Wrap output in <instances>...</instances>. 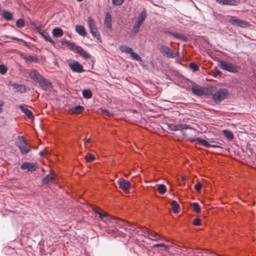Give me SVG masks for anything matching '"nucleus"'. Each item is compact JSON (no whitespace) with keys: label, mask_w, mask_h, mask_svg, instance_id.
<instances>
[{"label":"nucleus","mask_w":256,"mask_h":256,"mask_svg":"<svg viewBox=\"0 0 256 256\" xmlns=\"http://www.w3.org/2000/svg\"><path fill=\"white\" fill-rule=\"evenodd\" d=\"M190 70H192L194 72H196L198 70L199 66H198L194 62H190Z\"/></svg>","instance_id":"42"},{"label":"nucleus","mask_w":256,"mask_h":256,"mask_svg":"<svg viewBox=\"0 0 256 256\" xmlns=\"http://www.w3.org/2000/svg\"><path fill=\"white\" fill-rule=\"evenodd\" d=\"M13 88L15 89L18 90H20L21 92H23L22 90H21V88L22 87V86L20 84H18L16 83H14L12 84Z\"/></svg>","instance_id":"47"},{"label":"nucleus","mask_w":256,"mask_h":256,"mask_svg":"<svg viewBox=\"0 0 256 256\" xmlns=\"http://www.w3.org/2000/svg\"><path fill=\"white\" fill-rule=\"evenodd\" d=\"M45 153H44V150H41L40 152V156L42 157H44V156H45Z\"/></svg>","instance_id":"57"},{"label":"nucleus","mask_w":256,"mask_h":256,"mask_svg":"<svg viewBox=\"0 0 256 256\" xmlns=\"http://www.w3.org/2000/svg\"><path fill=\"white\" fill-rule=\"evenodd\" d=\"M201 223H202V221L200 218H196L194 220L193 224L195 226H200V225Z\"/></svg>","instance_id":"52"},{"label":"nucleus","mask_w":256,"mask_h":256,"mask_svg":"<svg viewBox=\"0 0 256 256\" xmlns=\"http://www.w3.org/2000/svg\"><path fill=\"white\" fill-rule=\"evenodd\" d=\"M18 108L28 118L32 119L34 118L32 112L28 108H26L24 104L20 105Z\"/></svg>","instance_id":"22"},{"label":"nucleus","mask_w":256,"mask_h":256,"mask_svg":"<svg viewBox=\"0 0 256 256\" xmlns=\"http://www.w3.org/2000/svg\"><path fill=\"white\" fill-rule=\"evenodd\" d=\"M223 134L224 136L228 140H232L234 138V135L232 132L228 130H223Z\"/></svg>","instance_id":"37"},{"label":"nucleus","mask_w":256,"mask_h":256,"mask_svg":"<svg viewBox=\"0 0 256 256\" xmlns=\"http://www.w3.org/2000/svg\"><path fill=\"white\" fill-rule=\"evenodd\" d=\"M85 158L88 162H92L94 160L95 158L94 155L88 153L85 156Z\"/></svg>","instance_id":"43"},{"label":"nucleus","mask_w":256,"mask_h":256,"mask_svg":"<svg viewBox=\"0 0 256 256\" xmlns=\"http://www.w3.org/2000/svg\"><path fill=\"white\" fill-rule=\"evenodd\" d=\"M172 208L174 213H177L178 212L180 206L178 204L176 200H172L171 203Z\"/></svg>","instance_id":"36"},{"label":"nucleus","mask_w":256,"mask_h":256,"mask_svg":"<svg viewBox=\"0 0 256 256\" xmlns=\"http://www.w3.org/2000/svg\"><path fill=\"white\" fill-rule=\"evenodd\" d=\"M68 64L73 72L81 73L85 71L82 65L78 61L69 60H68Z\"/></svg>","instance_id":"8"},{"label":"nucleus","mask_w":256,"mask_h":256,"mask_svg":"<svg viewBox=\"0 0 256 256\" xmlns=\"http://www.w3.org/2000/svg\"><path fill=\"white\" fill-rule=\"evenodd\" d=\"M2 16L6 20L11 21L14 20L13 14L7 10H4L2 14Z\"/></svg>","instance_id":"26"},{"label":"nucleus","mask_w":256,"mask_h":256,"mask_svg":"<svg viewBox=\"0 0 256 256\" xmlns=\"http://www.w3.org/2000/svg\"><path fill=\"white\" fill-rule=\"evenodd\" d=\"M224 20L226 22L230 23L234 26L246 28L250 25L248 22L236 18L235 17L230 16H227Z\"/></svg>","instance_id":"4"},{"label":"nucleus","mask_w":256,"mask_h":256,"mask_svg":"<svg viewBox=\"0 0 256 256\" xmlns=\"http://www.w3.org/2000/svg\"><path fill=\"white\" fill-rule=\"evenodd\" d=\"M16 25L18 28H20L24 26L25 23L23 19L19 18L16 20Z\"/></svg>","instance_id":"39"},{"label":"nucleus","mask_w":256,"mask_h":256,"mask_svg":"<svg viewBox=\"0 0 256 256\" xmlns=\"http://www.w3.org/2000/svg\"><path fill=\"white\" fill-rule=\"evenodd\" d=\"M4 105V102L2 100H0V114L2 112V106Z\"/></svg>","instance_id":"56"},{"label":"nucleus","mask_w":256,"mask_h":256,"mask_svg":"<svg viewBox=\"0 0 256 256\" xmlns=\"http://www.w3.org/2000/svg\"><path fill=\"white\" fill-rule=\"evenodd\" d=\"M90 142V138H85L84 140V144H86L87 143H88Z\"/></svg>","instance_id":"58"},{"label":"nucleus","mask_w":256,"mask_h":256,"mask_svg":"<svg viewBox=\"0 0 256 256\" xmlns=\"http://www.w3.org/2000/svg\"><path fill=\"white\" fill-rule=\"evenodd\" d=\"M120 50L126 54H131L133 51V49L132 48L128 47L126 45H122L119 47Z\"/></svg>","instance_id":"33"},{"label":"nucleus","mask_w":256,"mask_h":256,"mask_svg":"<svg viewBox=\"0 0 256 256\" xmlns=\"http://www.w3.org/2000/svg\"><path fill=\"white\" fill-rule=\"evenodd\" d=\"M158 190L162 194H165L166 191V186L164 184H158Z\"/></svg>","instance_id":"38"},{"label":"nucleus","mask_w":256,"mask_h":256,"mask_svg":"<svg viewBox=\"0 0 256 256\" xmlns=\"http://www.w3.org/2000/svg\"><path fill=\"white\" fill-rule=\"evenodd\" d=\"M62 45H66L70 50L78 54L84 59L88 60L90 58V55L86 50H84L81 46L76 45L74 42H71L65 40L62 42Z\"/></svg>","instance_id":"1"},{"label":"nucleus","mask_w":256,"mask_h":256,"mask_svg":"<svg viewBox=\"0 0 256 256\" xmlns=\"http://www.w3.org/2000/svg\"><path fill=\"white\" fill-rule=\"evenodd\" d=\"M36 30L44 39L45 41L49 42L52 46H54L56 42L53 40L49 36L48 34L44 30H42L40 26L36 27Z\"/></svg>","instance_id":"15"},{"label":"nucleus","mask_w":256,"mask_h":256,"mask_svg":"<svg viewBox=\"0 0 256 256\" xmlns=\"http://www.w3.org/2000/svg\"><path fill=\"white\" fill-rule=\"evenodd\" d=\"M52 34L54 36L59 38L61 37L64 34L62 30L59 27L54 28L52 31Z\"/></svg>","instance_id":"29"},{"label":"nucleus","mask_w":256,"mask_h":256,"mask_svg":"<svg viewBox=\"0 0 256 256\" xmlns=\"http://www.w3.org/2000/svg\"><path fill=\"white\" fill-rule=\"evenodd\" d=\"M166 34L170 36H172L175 38L178 39L180 40L186 42L188 40V38L187 36H184V34H179L176 32H173L172 31H168Z\"/></svg>","instance_id":"20"},{"label":"nucleus","mask_w":256,"mask_h":256,"mask_svg":"<svg viewBox=\"0 0 256 256\" xmlns=\"http://www.w3.org/2000/svg\"><path fill=\"white\" fill-rule=\"evenodd\" d=\"M131 54V56L133 60H136L138 62H142V59L141 57L138 54L134 52V50L132 51V54Z\"/></svg>","instance_id":"40"},{"label":"nucleus","mask_w":256,"mask_h":256,"mask_svg":"<svg viewBox=\"0 0 256 256\" xmlns=\"http://www.w3.org/2000/svg\"><path fill=\"white\" fill-rule=\"evenodd\" d=\"M160 51L162 54L167 58H176L178 56V52L172 50L169 47L166 46H162L160 48Z\"/></svg>","instance_id":"9"},{"label":"nucleus","mask_w":256,"mask_h":256,"mask_svg":"<svg viewBox=\"0 0 256 256\" xmlns=\"http://www.w3.org/2000/svg\"><path fill=\"white\" fill-rule=\"evenodd\" d=\"M216 2L221 5L236 6L240 4V0H216Z\"/></svg>","instance_id":"18"},{"label":"nucleus","mask_w":256,"mask_h":256,"mask_svg":"<svg viewBox=\"0 0 256 256\" xmlns=\"http://www.w3.org/2000/svg\"><path fill=\"white\" fill-rule=\"evenodd\" d=\"M38 84L42 90L44 91H50L53 88L52 83L44 76L40 79Z\"/></svg>","instance_id":"11"},{"label":"nucleus","mask_w":256,"mask_h":256,"mask_svg":"<svg viewBox=\"0 0 256 256\" xmlns=\"http://www.w3.org/2000/svg\"><path fill=\"white\" fill-rule=\"evenodd\" d=\"M218 66L222 69L230 72L236 73L238 72V67L230 62L221 60Z\"/></svg>","instance_id":"6"},{"label":"nucleus","mask_w":256,"mask_h":256,"mask_svg":"<svg viewBox=\"0 0 256 256\" xmlns=\"http://www.w3.org/2000/svg\"><path fill=\"white\" fill-rule=\"evenodd\" d=\"M148 232V230L146 228L138 226V230L135 232L136 234L139 236H145Z\"/></svg>","instance_id":"30"},{"label":"nucleus","mask_w":256,"mask_h":256,"mask_svg":"<svg viewBox=\"0 0 256 256\" xmlns=\"http://www.w3.org/2000/svg\"><path fill=\"white\" fill-rule=\"evenodd\" d=\"M87 22L88 23V27L90 30V32L92 34V36L96 38L99 42H101L100 36V34L97 30V28L95 26V22L94 20L91 17L89 16L88 18Z\"/></svg>","instance_id":"7"},{"label":"nucleus","mask_w":256,"mask_h":256,"mask_svg":"<svg viewBox=\"0 0 256 256\" xmlns=\"http://www.w3.org/2000/svg\"><path fill=\"white\" fill-rule=\"evenodd\" d=\"M78 2H82L83 0H76Z\"/></svg>","instance_id":"59"},{"label":"nucleus","mask_w":256,"mask_h":256,"mask_svg":"<svg viewBox=\"0 0 256 256\" xmlns=\"http://www.w3.org/2000/svg\"><path fill=\"white\" fill-rule=\"evenodd\" d=\"M53 173L51 171L50 174L46 175L42 180V184L48 185L50 184H54L56 182V178L54 176H52L51 174Z\"/></svg>","instance_id":"17"},{"label":"nucleus","mask_w":256,"mask_h":256,"mask_svg":"<svg viewBox=\"0 0 256 256\" xmlns=\"http://www.w3.org/2000/svg\"><path fill=\"white\" fill-rule=\"evenodd\" d=\"M192 92L196 96H203L204 90L198 86H192L191 88Z\"/></svg>","instance_id":"27"},{"label":"nucleus","mask_w":256,"mask_h":256,"mask_svg":"<svg viewBox=\"0 0 256 256\" xmlns=\"http://www.w3.org/2000/svg\"><path fill=\"white\" fill-rule=\"evenodd\" d=\"M204 94L203 96H208L213 94L210 90H209L208 88H204Z\"/></svg>","instance_id":"50"},{"label":"nucleus","mask_w":256,"mask_h":256,"mask_svg":"<svg viewBox=\"0 0 256 256\" xmlns=\"http://www.w3.org/2000/svg\"><path fill=\"white\" fill-rule=\"evenodd\" d=\"M27 73L28 74L30 78L36 83H38V82H39L40 79H41L43 76L36 69L28 70Z\"/></svg>","instance_id":"13"},{"label":"nucleus","mask_w":256,"mask_h":256,"mask_svg":"<svg viewBox=\"0 0 256 256\" xmlns=\"http://www.w3.org/2000/svg\"><path fill=\"white\" fill-rule=\"evenodd\" d=\"M154 246L156 247H163L164 248V250H168L169 249L168 246L164 244V243L154 244Z\"/></svg>","instance_id":"45"},{"label":"nucleus","mask_w":256,"mask_h":256,"mask_svg":"<svg viewBox=\"0 0 256 256\" xmlns=\"http://www.w3.org/2000/svg\"><path fill=\"white\" fill-rule=\"evenodd\" d=\"M124 0H112V2L114 5L115 6H120L122 5Z\"/></svg>","instance_id":"48"},{"label":"nucleus","mask_w":256,"mask_h":256,"mask_svg":"<svg viewBox=\"0 0 256 256\" xmlns=\"http://www.w3.org/2000/svg\"><path fill=\"white\" fill-rule=\"evenodd\" d=\"M8 70L7 67L4 64H0V74H4Z\"/></svg>","instance_id":"44"},{"label":"nucleus","mask_w":256,"mask_h":256,"mask_svg":"<svg viewBox=\"0 0 256 256\" xmlns=\"http://www.w3.org/2000/svg\"><path fill=\"white\" fill-rule=\"evenodd\" d=\"M42 170L43 172H45V170H44V168H42Z\"/></svg>","instance_id":"60"},{"label":"nucleus","mask_w":256,"mask_h":256,"mask_svg":"<svg viewBox=\"0 0 256 256\" xmlns=\"http://www.w3.org/2000/svg\"><path fill=\"white\" fill-rule=\"evenodd\" d=\"M100 111L103 114L106 116H111V113L110 112L106 109L100 108Z\"/></svg>","instance_id":"49"},{"label":"nucleus","mask_w":256,"mask_h":256,"mask_svg":"<svg viewBox=\"0 0 256 256\" xmlns=\"http://www.w3.org/2000/svg\"><path fill=\"white\" fill-rule=\"evenodd\" d=\"M82 96L84 98L90 99L92 96V93L90 89H84L82 92Z\"/></svg>","instance_id":"35"},{"label":"nucleus","mask_w":256,"mask_h":256,"mask_svg":"<svg viewBox=\"0 0 256 256\" xmlns=\"http://www.w3.org/2000/svg\"><path fill=\"white\" fill-rule=\"evenodd\" d=\"M188 140L191 142H196V144H200L203 146L206 143V140L200 138L190 137L188 138Z\"/></svg>","instance_id":"28"},{"label":"nucleus","mask_w":256,"mask_h":256,"mask_svg":"<svg viewBox=\"0 0 256 256\" xmlns=\"http://www.w3.org/2000/svg\"><path fill=\"white\" fill-rule=\"evenodd\" d=\"M84 108L83 106L78 105L70 108L69 110V112L70 114H79L83 112Z\"/></svg>","instance_id":"23"},{"label":"nucleus","mask_w":256,"mask_h":256,"mask_svg":"<svg viewBox=\"0 0 256 256\" xmlns=\"http://www.w3.org/2000/svg\"><path fill=\"white\" fill-rule=\"evenodd\" d=\"M214 144H210L207 140H206V144H204V146L206 148H222L223 146H224V142L222 141V142H212Z\"/></svg>","instance_id":"21"},{"label":"nucleus","mask_w":256,"mask_h":256,"mask_svg":"<svg viewBox=\"0 0 256 256\" xmlns=\"http://www.w3.org/2000/svg\"><path fill=\"white\" fill-rule=\"evenodd\" d=\"M112 18L109 12H106L104 20V26L108 30L112 29Z\"/></svg>","instance_id":"19"},{"label":"nucleus","mask_w":256,"mask_h":256,"mask_svg":"<svg viewBox=\"0 0 256 256\" xmlns=\"http://www.w3.org/2000/svg\"><path fill=\"white\" fill-rule=\"evenodd\" d=\"M118 183L120 188L126 192H128L130 189L132 188L131 183L129 181L123 178L119 179Z\"/></svg>","instance_id":"14"},{"label":"nucleus","mask_w":256,"mask_h":256,"mask_svg":"<svg viewBox=\"0 0 256 256\" xmlns=\"http://www.w3.org/2000/svg\"><path fill=\"white\" fill-rule=\"evenodd\" d=\"M138 31L139 28L133 26L131 33V36H135L138 32Z\"/></svg>","instance_id":"51"},{"label":"nucleus","mask_w":256,"mask_h":256,"mask_svg":"<svg viewBox=\"0 0 256 256\" xmlns=\"http://www.w3.org/2000/svg\"><path fill=\"white\" fill-rule=\"evenodd\" d=\"M94 212L98 215V218L100 220L104 222L106 224L110 226H112V221L114 219V217L108 214L107 212H104L102 210H98V208H94L93 209Z\"/></svg>","instance_id":"3"},{"label":"nucleus","mask_w":256,"mask_h":256,"mask_svg":"<svg viewBox=\"0 0 256 256\" xmlns=\"http://www.w3.org/2000/svg\"><path fill=\"white\" fill-rule=\"evenodd\" d=\"M23 58L29 62H38V58L36 56L32 55H25L23 56Z\"/></svg>","instance_id":"34"},{"label":"nucleus","mask_w":256,"mask_h":256,"mask_svg":"<svg viewBox=\"0 0 256 256\" xmlns=\"http://www.w3.org/2000/svg\"><path fill=\"white\" fill-rule=\"evenodd\" d=\"M228 90L225 88H220L216 92L212 94V100L216 103L220 102L228 98Z\"/></svg>","instance_id":"5"},{"label":"nucleus","mask_w":256,"mask_h":256,"mask_svg":"<svg viewBox=\"0 0 256 256\" xmlns=\"http://www.w3.org/2000/svg\"><path fill=\"white\" fill-rule=\"evenodd\" d=\"M146 18V8H144L140 12V13L138 16L137 18V20L143 23L144 20Z\"/></svg>","instance_id":"31"},{"label":"nucleus","mask_w":256,"mask_h":256,"mask_svg":"<svg viewBox=\"0 0 256 256\" xmlns=\"http://www.w3.org/2000/svg\"><path fill=\"white\" fill-rule=\"evenodd\" d=\"M167 128L170 131H182L184 130L192 129L190 125L186 124H166Z\"/></svg>","instance_id":"10"},{"label":"nucleus","mask_w":256,"mask_h":256,"mask_svg":"<svg viewBox=\"0 0 256 256\" xmlns=\"http://www.w3.org/2000/svg\"><path fill=\"white\" fill-rule=\"evenodd\" d=\"M138 226L136 224H131L130 222L128 223L127 226L126 227V232H130V234L134 233L138 230Z\"/></svg>","instance_id":"25"},{"label":"nucleus","mask_w":256,"mask_h":256,"mask_svg":"<svg viewBox=\"0 0 256 256\" xmlns=\"http://www.w3.org/2000/svg\"><path fill=\"white\" fill-rule=\"evenodd\" d=\"M38 168L36 162H24L20 166V168L22 170H27L28 172H32Z\"/></svg>","instance_id":"12"},{"label":"nucleus","mask_w":256,"mask_h":256,"mask_svg":"<svg viewBox=\"0 0 256 256\" xmlns=\"http://www.w3.org/2000/svg\"><path fill=\"white\" fill-rule=\"evenodd\" d=\"M128 223V222L122 219L114 218L112 221V226H114L126 230V227L127 226Z\"/></svg>","instance_id":"16"},{"label":"nucleus","mask_w":256,"mask_h":256,"mask_svg":"<svg viewBox=\"0 0 256 256\" xmlns=\"http://www.w3.org/2000/svg\"><path fill=\"white\" fill-rule=\"evenodd\" d=\"M4 36L7 38H11L12 40H16L18 41V42H21L24 44V45L26 48H28L30 50L32 49L31 46H30V44L27 42L26 41L24 40H22V38H18L16 37L13 36H7V35H5Z\"/></svg>","instance_id":"24"},{"label":"nucleus","mask_w":256,"mask_h":256,"mask_svg":"<svg viewBox=\"0 0 256 256\" xmlns=\"http://www.w3.org/2000/svg\"><path fill=\"white\" fill-rule=\"evenodd\" d=\"M212 73L213 74V76L214 77H216L222 74V72L218 70L216 68H215L212 71Z\"/></svg>","instance_id":"46"},{"label":"nucleus","mask_w":256,"mask_h":256,"mask_svg":"<svg viewBox=\"0 0 256 256\" xmlns=\"http://www.w3.org/2000/svg\"><path fill=\"white\" fill-rule=\"evenodd\" d=\"M76 30L81 36H85L86 34L84 26L81 25L76 26Z\"/></svg>","instance_id":"32"},{"label":"nucleus","mask_w":256,"mask_h":256,"mask_svg":"<svg viewBox=\"0 0 256 256\" xmlns=\"http://www.w3.org/2000/svg\"><path fill=\"white\" fill-rule=\"evenodd\" d=\"M202 186V184L200 182H198L194 186V188L196 190L199 192Z\"/></svg>","instance_id":"55"},{"label":"nucleus","mask_w":256,"mask_h":256,"mask_svg":"<svg viewBox=\"0 0 256 256\" xmlns=\"http://www.w3.org/2000/svg\"><path fill=\"white\" fill-rule=\"evenodd\" d=\"M193 210L196 213H199L200 212V206L198 202H195L192 204Z\"/></svg>","instance_id":"41"},{"label":"nucleus","mask_w":256,"mask_h":256,"mask_svg":"<svg viewBox=\"0 0 256 256\" xmlns=\"http://www.w3.org/2000/svg\"><path fill=\"white\" fill-rule=\"evenodd\" d=\"M148 236L151 239L153 240H156L157 238V236L156 234H153L148 231V232L147 234Z\"/></svg>","instance_id":"53"},{"label":"nucleus","mask_w":256,"mask_h":256,"mask_svg":"<svg viewBox=\"0 0 256 256\" xmlns=\"http://www.w3.org/2000/svg\"><path fill=\"white\" fill-rule=\"evenodd\" d=\"M143 23L136 20L134 25L133 26L136 28H138L140 29V26H142V24Z\"/></svg>","instance_id":"54"},{"label":"nucleus","mask_w":256,"mask_h":256,"mask_svg":"<svg viewBox=\"0 0 256 256\" xmlns=\"http://www.w3.org/2000/svg\"><path fill=\"white\" fill-rule=\"evenodd\" d=\"M15 144L18 148L22 154H27L32 148L28 144L23 136H18L15 142Z\"/></svg>","instance_id":"2"}]
</instances>
